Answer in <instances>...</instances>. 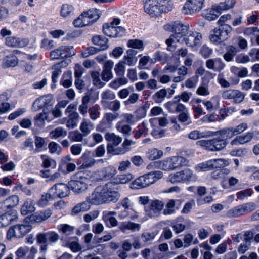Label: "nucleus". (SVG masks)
<instances>
[{
    "label": "nucleus",
    "mask_w": 259,
    "mask_h": 259,
    "mask_svg": "<svg viewBox=\"0 0 259 259\" xmlns=\"http://www.w3.org/2000/svg\"><path fill=\"white\" fill-rule=\"evenodd\" d=\"M108 182L96 187L88 199L92 205H100L111 202H116L120 197L119 193L115 192Z\"/></svg>",
    "instance_id": "nucleus-1"
},
{
    "label": "nucleus",
    "mask_w": 259,
    "mask_h": 259,
    "mask_svg": "<svg viewBox=\"0 0 259 259\" xmlns=\"http://www.w3.org/2000/svg\"><path fill=\"white\" fill-rule=\"evenodd\" d=\"M165 0H149L144 6L145 12L149 14L152 17L157 16L161 12H168L172 9L171 3H168L169 7L164 8L163 3Z\"/></svg>",
    "instance_id": "nucleus-2"
},
{
    "label": "nucleus",
    "mask_w": 259,
    "mask_h": 259,
    "mask_svg": "<svg viewBox=\"0 0 259 259\" xmlns=\"http://www.w3.org/2000/svg\"><path fill=\"white\" fill-rule=\"evenodd\" d=\"M87 181L88 179L85 176V173L79 171L72 176L69 185L74 193H82L88 188Z\"/></svg>",
    "instance_id": "nucleus-3"
},
{
    "label": "nucleus",
    "mask_w": 259,
    "mask_h": 259,
    "mask_svg": "<svg viewBox=\"0 0 259 259\" xmlns=\"http://www.w3.org/2000/svg\"><path fill=\"white\" fill-rule=\"evenodd\" d=\"M188 160L182 156H172L160 161L159 167L163 170L170 171L186 165Z\"/></svg>",
    "instance_id": "nucleus-4"
},
{
    "label": "nucleus",
    "mask_w": 259,
    "mask_h": 259,
    "mask_svg": "<svg viewBox=\"0 0 259 259\" xmlns=\"http://www.w3.org/2000/svg\"><path fill=\"white\" fill-rule=\"evenodd\" d=\"M196 144L210 151H219L226 147L227 142L225 139L218 137L210 140L198 141Z\"/></svg>",
    "instance_id": "nucleus-5"
},
{
    "label": "nucleus",
    "mask_w": 259,
    "mask_h": 259,
    "mask_svg": "<svg viewBox=\"0 0 259 259\" xmlns=\"http://www.w3.org/2000/svg\"><path fill=\"white\" fill-rule=\"evenodd\" d=\"M165 30L174 32L171 35L176 39H180L186 36L188 30V27L180 22H174L164 26Z\"/></svg>",
    "instance_id": "nucleus-6"
},
{
    "label": "nucleus",
    "mask_w": 259,
    "mask_h": 259,
    "mask_svg": "<svg viewBox=\"0 0 259 259\" xmlns=\"http://www.w3.org/2000/svg\"><path fill=\"white\" fill-rule=\"evenodd\" d=\"M31 229V226L26 224H17L11 227L7 231V238L8 240L13 237L22 238Z\"/></svg>",
    "instance_id": "nucleus-7"
},
{
    "label": "nucleus",
    "mask_w": 259,
    "mask_h": 259,
    "mask_svg": "<svg viewBox=\"0 0 259 259\" xmlns=\"http://www.w3.org/2000/svg\"><path fill=\"white\" fill-rule=\"evenodd\" d=\"M255 209V204L252 202L244 203L229 210L227 215L229 218L238 217L253 211Z\"/></svg>",
    "instance_id": "nucleus-8"
},
{
    "label": "nucleus",
    "mask_w": 259,
    "mask_h": 259,
    "mask_svg": "<svg viewBox=\"0 0 259 259\" xmlns=\"http://www.w3.org/2000/svg\"><path fill=\"white\" fill-rule=\"evenodd\" d=\"M53 98L52 96L46 95L37 98L33 102L31 109L34 112H37L41 109L51 111V102Z\"/></svg>",
    "instance_id": "nucleus-9"
},
{
    "label": "nucleus",
    "mask_w": 259,
    "mask_h": 259,
    "mask_svg": "<svg viewBox=\"0 0 259 259\" xmlns=\"http://www.w3.org/2000/svg\"><path fill=\"white\" fill-rule=\"evenodd\" d=\"M203 5L204 0H187L182 9V13L184 14H191L199 12Z\"/></svg>",
    "instance_id": "nucleus-10"
},
{
    "label": "nucleus",
    "mask_w": 259,
    "mask_h": 259,
    "mask_svg": "<svg viewBox=\"0 0 259 259\" xmlns=\"http://www.w3.org/2000/svg\"><path fill=\"white\" fill-rule=\"evenodd\" d=\"M149 172L140 176L135 180L130 185L132 189H139L149 186L154 183V180Z\"/></svg>",
    "instance_id": "nucleus-11"
},
{
    "label": "nucleus",
    "mask_w": 259,
    "mask_h": 259,
    "mask_svg": "<svg viewBox=\"0 0 259 259\" xmlns=\"http://www.w3.org/2000/svg\"><path fill=\"white\" fill-rule=\"evenodd\" d=\"M59 239V235L54 231H48L44 233H39L36 235L38 244L56 243Z\"/></svg>",
    "instance_id": "nucleus-12"
},
{
    "label": "nucleus",
    "mask_w": 259,
    "mask_h": 259,
    "mask_svg": "<svg viewBox=\"0 0 259 259\" xmlns=\"http://www.w3.org/2000/svg\"><path fill=\"white\" fill-rule=\"evenodd\" d=\"M182 40L185 41L186 45L190 47L194 48L200 45L201 43L202 35L196 31H190L187 33Z\"/></svg>",
    "instance_id": "nucleus-13"
},
{
    "label": "nucleus",
    "mask_w": 259,
    "mask_h": 259,
    "mask_svg": "<svg viewBox=\"0 0 259 259\" xmlns=\"http://www.w3.org/2000/svg\"><path fill=\"white\" fill-rule=\"evenodd\" d=\"M164 107L172 113H180L186 110V106L180 103V99L178 96H175L174 100L166 103Z\"/></svg>",
    "instance_id": "nucleus-14"
},
{
    "label": "nucleus",
    "mask_w": 259,
    "mask_h": 259,
    "mask_svg": "<svg viewBox=\"0 0 259 259\" xmlns=\"http://www.w3.org/2000/svg\"><path fill=\"white\" fill-rule=\"evenodd\" d=\"M105 138L108 142L107 152L112 153L115 155L114 150L116 148H114V147L117 146L121 142L122 138L113 133H107L105 136Z\"/></svg>",
    "instance_id": "nucleus-15"
},
{
    "label": "nucleus",
    "mask_w": 259,
    "mask_h": 259,
    "mask_svg": "<svg viewBox=\"0 0 259 259\" xmlns=\"http://www.w3.org/2000/svg\"><path fill=\"white\" fill-rule=\"evenodd\" d=\"M69 191V187L63 183L55 184L49 190L50 193L53 194V197L55 198L67 196Z\"/></svg>",
    "instance_id": "nucleus-16"
},
{
    "label": "nucleus",
    "mask_w": 259,
    "mask_h": 259,
    "mask_svg": "<svg viewBox=\"0 0 259 259\" xmlns=\"http://www.w3.org/2000/svg\"><path fill=\"white\" fill-rule=\"evenodd\" d=\"M133 179V176L131 174H127L125 175H118L116 178H114L112 181L109 182V183L111 185L112 188L117 193H119L120 189L119 184H126Z\"/></svg>",
    "instance_id": "nucleus-17"
},
{
    "label": "nucleus",
    "mask_w": 259,
    "mask_h": 259,
    "mask_svg": "<svg viewBox=\"0 0 259 259\" xmlns=\"http://www.w3.org/2000/svg\"><path fill=\"white\" fill-rule=\"evenodd\" d=\"M52 120L50 111H47V109L42 112L37 114L34 117V123L35 126L42 127L46 124V121L50 122Z\"/></svg>",
    "instance_id": "nucleus-18"
},
{
    "label": "nucleus",
    "mask_w": 259,
    "mask_h": 259,
    "mask_svg": "<svg viewBox=\"0 0 259 259\" xmlns=\"http://www.w3.org/2000/svg\"><path fill=\"white\" fill-rule=\"evenodd\" d=\"M164 203L158 200H154L151 202L149 205V210L146 211L147 214L150 218L157 217L162 210Z\"/></svg>",
    "instance_id": "nucleus-19"
},
{
    "label": "nucleus",
    "mask_w": 259,
    "mask_h": 259,
    "mask_svg": "<svg viewBox=\"0 0 259 259\" xmlns=\"http://www.w3.org/2000/svg\"><path fill=\"white\" fill-rule=\"evenodd\" d=\"M254 234L252 231H244V239L238 248V251L240 254H243L247 251L251 245Z\"/></svg>",
    "instance_id": "nucleus-20"
},
{
    "label": "nucleus",
    "mask_w": 259,
    "mask_h": 259,
    "mask_svg": "<svg viewBox=\"0 0 259 259\" xmlns=\"http://www.w3.org/2000/svg\"><path fill=\"white\" fill-rule=\"evenodd\" d=\"M18 218L17 212L11 210L0 215V228L8 226Z\"/></svg>",
    "instance_id": "nucleus-21"
},
{
    "label": "nucleus",
    "mask_w": 259,
    "mask_h": 259,
    "mask_svg": "<svg viewBox=\"0 0 259 259\" xmlns=\"http://www.w3.org/2000/svg\"><path fill=\"white\" fill-rule=\"evenodd\" d=\"M206 66L209 69L220 72L225 67V64L220 58L209 59L206 61Z\"/></svg>",
    "instance_id": "nucleus-22"
},
{
    "label": "nucleus",
    "mask_w": 259,
    "mask_h": 259,
    "mask_svg": "<svg viewBox=\"0 0 259 259\" xmlns=\"http://www.w3.org/2000/svg\"><path fill=\"white\" fill-rule=\"evenodd\" d=\"M28 43L27 39L15 36H8L5 38V44L10 47L22 48L26 46Z\"/></svg>",
    "instance_id": "nucleus-23"
},
{
    "label": "nucleus",
    "mask_w": 259,
    "mask_h": 259,
    "mask_svg": "<svg viewBox=\"0 0 259 259\" xmlns=\"http://www.w3.org/2000/svg\"><path fill=\"white\" fill-rule=\"evenodd\" d=\"M80 116L78 113H71L67 117L61 119V123H66V126L69 128H74L77 126Z\"/></svg>",
    "instance_id": "nucleus-24"
},
{
    "label": "nucleus",
    "mask_w": 259,
    "mask_h": 259,
    "mask_svg": "<svg viewBox=\"0 0 259 259\" xmlns=\"http://www.w3.org/2000/svg\"><path fill=\"white\" fill-rule=\"evenodd\" d=\"M215 136V133L209 130H193L188 134V138L190 139L196 140L201 138H208Z\"/></svg>",
    "instance_id": "nucleus-25"
},
{
    "label": "nucleus",
    "mask_w": 259,
    "mask_h": 259,
    "mask_svg": "<svg viewBox=\"0 0 259 259\" xmlns=\"http://www.w3.org/2000/svg\"><path fill=\"white\" fill-rule=\"evenodd\" d=\"M117 173L116 168L113 166L109 165L99 171L100 180L108 181L112 179Z\"/></svg>",
    "instance_id": "nucleus-26"
},
{
    "label": "nucleus",
    "mask_w": 259,
    "mask_h": 259,
    "mask_svg": "<svg viewBox=\"0 0 259 259\" xmlns=\"http://www.w3.org/2000/svg\"><path fill=\"white\" fill-rule=\"evenodd\" d=\"M118 209V218L120 220L130 219L132 220H135L138 218V213L134 209L120 208Z\"/></svg>",
    "instance_id": "nucleus-27"
},
{
    "label": "nucleus",
    "mask_w": 259,
    "mask_h": 259,
    "mask_svg": "<svg viewBox=\"0 0 259 259\" xmlns=\"http://www.w3.org/2000/svg\"><path fill=\"white\" fill-rule=\"evenodd\" d=\"M214 30L219 36L220 39L223 42L228 38L229 34L232 31V28L229 25H221L219 28H215Z\"/></svg>",
    "instance_id": "nucleus-28"
},
{
    "label": "nucleus",
    "mask_w": 259,
    "mask_h": 259,
    "mask_svg": "<svg viewBox=\"0 0 259 259\" xmlns=\"http://www.w3.org/2000/svg\"><path fill=\"white\" fill-rule=\"evenodd\" d=\"M91 205L92 204L88 200V197H87L85 201L77 204L72 208L71 214L75 215L80 212L87 211L90 209Z\"/></svg>",
    "instance_id": "nucleus-29"
},
{
    "label": "nucleus",
    "mask_w": 259,
    "mask_h": 259,
    "mask_svg": "<svg viewBox=\"0 0 259 259\" xmlns=\"http://www.w3.org/2000/svg\"><path fill=\"white\" fill-rule=\"evenodd\" d=\"M254 136V133L252 132H248L245 134L240 136H237L231 142L232 145H237L238 144H244L250 142Z\"/></svg>",
    "instance_id": "nucleus-30"
},
{
    "label": "nucleus",
    "mask_w": 259,
    "mask_h": 259,
    "mask_svg": "<svg viewBox=\"0 0 259 259\" xmlns=\"http://www.w3.org/2000/svg\"><path fill=\"white\" fill-rule=\"evenodd\" d=\"M113 64L111 61H107L104 63L102 72V78L104 81H108L113 77L112 69Z\"/></svg>",
    "instance_id": "nucleus-31"
},
{
    "label": "nucleus",
    "mask_w": 259,
    "mask_h": 259,
    "mask_svg": "<svg viewBox=\"0 0 259 259\" xmlns=\"http://www.w3.org/2000/svg\"><path fill=\"white\" fill-rule=\"evenodd\" d=\"M91 100L90 94H87L81 99V103L78 106V111L83 117H86L89 112L88 104Z\"/></svg>",
    "instance_id": "nucleus-32"
},
{
    "label": "nucleus",
    "mask_w": 259,
    "mask_h": 259,
    "mask_svg": "<svg viewBox=\"0 0 259 259\" xmlns=\"http://www.w3.org/2000/svg\"><path fill=\"white\" fill-rule=\"evenodd\" d=\"M94 128V124L91 122L90 119L85 118L82 119L79 130L85 136L90 134Z\"/></svg>",
    "instance_id": "nucleus-33"
},
{
    "label": "nucleus",
    "mask_w": 259,
    "mask_h": 259,
    "mask_svg": "<svg viewBox=\"0 0 259 259\" xmlns=\"http://www.w3.org/2000/svg\"><path fill=\"white\" fill-rule=\"evenodd\" d=\"M52 214V211L50 209H46L38 211L32 215V220L36 222L40 223L50 218Z\"/></svg>",
    "instance_id": "nucleus-34"
},
{
    "label": "nucleus",
    "mask_w": 259,
    "mask_h": 259,
    "mask_svg": "<svg viewBox=\"0 0 259 259\" xmlns=\"http://www.w3.org/2000/svg\"><path fill=\"white\" fill-rule=\"evenodd\" d=\"M239 51L237 47L229 45L226 47V52L223 55V58L227 62L232 61Z\"/></svg>",
    "instance_id": "nucleus-35"
},
{
    "label": "nucleus",
    "mask_w": 259,
    "mask_h": 259,
    "mask_svg": "<svg viewBox=\"0 0 259 259\" xmlns=\"http://www.w3.org/2000/svg\"><path fill=\"white\" fill-rule=\"evenodd\" d=\"M60 13L61 16L63 18H70L74 14V8L72 5L68 4H63Z\"/></svg>",
    "instance_id": "nucleus-36"
},
{
    "label": "nucleus",
    "mask_w": 259,
    "mask_h": 259,
    "mask_svg": "<svg viewBox=\"0 0 259 259\" xmlns=\"http://www.w3.org/2000/svg\"><path fill=\"white\" fill-rule=\"evenodd\" d=\"M35 210L33 201L28 199L26 200L21 208V213L23 215H26L34 212Z\"/></svg>",
    "instance_id": "nucleus-37"
},
{
    "label": "nucleus",
    "mask_w": 259,
    "mask_h": 259,
    "mask_svg": "<svg viewBox=\"0 0 259 259\" xmlns=\"http://www.w3.org/2000/svg\"><path fill=\"white\" fill-rule=\"evenodd\" d=\"M179 203V200L170 199L165 205V208L163 210L164 215H170L174 213L176 210L179 209L176 205Z\"/></svg>",
    "instance_id": "nucleus-38"
},
{
    "label": "nucleus",
    "mask_w": 259,
    "mask_h": 259,
    "mask_svg": "<svg viewBox=\"0 0 259 259\" xmlns=\"http://www.w3.org/2000/svg\"><path fill=\"white\" fill-rule=\"evenodd\" d=\"M92 42L100 46L102 50H105L108 48V39L103 35H95L92 37Z\"/></svg>",
    "instance_id": "nucleus-39"
},
{
    "label": "nucleus",
    "mask_w": 259,
    "mask_h": 259,
    "mask_svg": "<svg viewBox=\"0 0 259 259\" xmlns=\"http://www.w3.org/2000/svg\"><path fill=\"white\" fill-rule=\"evenodd\" d=\"M213 132L215 133V136L219 135L222 138L225 139L226 140V139H230L236 135L233 127L225 128Z\"/></svg>",
    "instance_id": "nucleus-40"
},
{
    "label": "nucleus",
    "mask_w": 259,
    "mask_h": 259,
    "mask_svg": "<svg viewBox=\"0 0 259 259\" xmlns=\"http://www.w3.org/2000/svg\"><path fill=\"white\" fill-rule=\"evenodd\" d=\"M18 62V59L16 56L8 55L3 59L2 65L5 68L15 67L17 65Z\"/></svg>",
    "instance_id": "nucleus-41"
},
{
    "label": "nucleus",
    "mask_w": 259,
    "mask_h": 259,
    "mask_svg": "<svg viewBox=\"0 0 259 259\" xmlns=\"http://www.w3.org/2000/svg\"><path fill=\"white\" fill-rule=\"evenodd\" d=\"M80 160L82 161V164L81 165V167L82 168L91 167L95 162V159L90 156V154L89 153H84L80 157Z\"/></svg>",
    "instance_id": "nucleus-42"
},
{
    "label": "nucleus",
    "mask_w": 259,
    "mask_h": 259,
    "mask_svg": "<svg viewBox=\"0 0 259 259\" xmlns=\"http://www.w3.org/2000/svg\"><path fill=\"white\" fill-rule=\"evenodd\" d=\"M217 11L214 6L211 9L204 10L203 13V15L206 19L209 21L214 20L220 15L219 11Z\"/></svg>",
    "instance_id": "nucleus-43"
},
{
    "label": "nucleus",
    "mask_w": 259,
    "mask_h": 259,
    "mask_svg": "<svg viewBox=\"0 0 259 259\" xmlns=\"http://www.w3.org/2000/svg\"><path fill=\"white\" fill-rule=\"evenodd\" d=\"M135 142L131 140L125 139L121 147L117 148L115 150V155H120L125 153L130 150L128 148L131 145L134 144Z\"/></svg>",
    "instance_id": "nucleus-44"
},
{
    "label": "nucleus",
    "mask_w": 259,
    "mask_h": 259,
    "mask_svg": "<svg viewBox=\"0 0 259 259\" xmlns=\"http://www.w3.org/2000/svg\"><path fill=\"white\" fill-rule=\"evenodd\" d=\"M236 3L235 0H228L225 2L220 3L219 5L214 6L217 11H219L220 15L222 11L227 10L233 8Z\"/></svg>",
    "instance_id": "nucleus-45"
},
{
    "label": "nucleus",
    "mask_w": 259,
    "mask_h": 259,
    "mask_svg": "<svg viewBox=\"0 0 259 259\" xmlns=\"http://www.w3.org/2000/svg\"><path fill=\"white\" fill-rule=\"evenodd\" d=\"M63 59L74 56L76 51L72 46H62L60 47Z\"/></svg>",
    "instance_id": "nucleus-46"
},
{
    "label": "nucleus",
    "mask_w": 259,
    "mask_h": 259,
    "mask_svg": "<svg viewBox=\"0 0 259 259\" xmlns=\"http://www.w3.org/2000/svg\"><path fill=\"white\" fill-rule=\"evenodd\" d=\"M19 198L18 196L12 195L4 201V204L7 208L10 209L16 206L19 204Z\"/></svg>",
    "instance_id": "nucleus-47"
},
{
    "label": "nucleus",
    "mask_w": 259,
    "mask_h": 259,
    "mask_svg": "<svg viewBox=\"0 0 259 259\" xmlns=\"http://www.w3.org/2000/svg\"><path fill=\"white\" fill-rule=\"evenodd\" d=\"M101 108L98 104H95L89 109V113L91 120H96L100 115Z\"/></svg>",
    "instance_id": "nucleus-48"
},
{
    "label": "nucleus",
    "mask_w": 259,
    "mask_h": 259,
    "mask_svg": "<svg viewBox=\"0 0 259 259\" xmlns=\"http://www.w3.org/2000/svg\"><path fill=\"white\" fill-rule=\"evenodd\" d=\"M67 134L66 130L64 128L58 127L50 133V136L52 139H57L58 138H64L67 135Z\"/></svg>",
    "instance_id": "nucleus-49"
},
{
    "label": "nucleus",
    "mask_w": 259,
    "mask_h": 259,
    "mask_svg": "<svg viewBox=\"0 0 259 259\" xmlns=\"http://www.w3.org/2000/svg\"><path fill=\"white\" fill-rule=\"evenodd\" d=\"M166 95L167 90L165 89H162L152 96V99L155 103H161L164 100Z\"/></svg>",
    "instance_id": "nucleus-50"
},
{
    "label": "nucleus",
    "mask_w": 259,
    "mask_h": 259,
    "mask_svg": "<svg viewBox=\"0 0 259 259\" xmlns=\"http://www.w3.org/2000/svg\"><path fill=\"white\" fill-rule=\"evenodd\" d=\"M178 115V120L183 123L185 125H188L192 123V121L188 112L187 108L186 107V110L184 111H181Z\"/></svg>",
    "instance_id": "nucleus-51"
},
{
    "label": "nucleus",
    "mask_w": 259,
    "mask_h": 259,
    "mask_svg": "<svg viewBox=\"0 0 259 259\" xmlns=\"http://www.w3.org/2000/svg\"><path fill=\"white\" fill-rule=\"evenodd\" d=\"M58 229L60 233L64 234L66 236L73 234L74 227L66 224H60L58 226Z\"/></svg>",
    "instance_id": "nucleus-52"
},
{
    "label": "nucleus",
    "mask_w": 259,
    "mask_h": 259,
    "mask_svg": "<svg viewBox=\"0 0 259 259\" xmlns=\"http://www.w3.org/2000/svg\"><path fill=\"white\" fill-rule=\"evenodd\" d=\"M101 104L103 105H105L108 102H107V100H113L115 98V95L111 90H107L104 91L101 95Z\"/></svg>",
    "instance_id": "nucleus-53"
},
{
    "label": "nucleus",
    "mask_w": 259,
    "mask_h": 259,
    "mask_svg": "<svg viewBox=\"0 0 259 259\" xmlns=\"http://www.w3.org/2000/svg\"><path fill=\"white\" fill-rule=\"evenodd\" d=\"M163 155V152L157 149H152L149 150L147 153V156L151 160H154L160 158Z\"/></svg>",
    "instance_id": "nucleus-54"
},
{
    "label": "nucleus",
    "mask_w": 259,
    "mask_h": 259,
    "mask_svg": "<svg viewBox=\"0 0 259 259\" xmlns=\"http://www.w3.org/2000/svg\"><path fill=\"white\" fill-rule=\"evenodd\" d=\"M84 137H86L81 132L75 130L69 133V139L74 142H81Z\"/></svg>",
    "instance_id": "nucleus-55"
},
{
    "label": "nucleus",
    "mask_w": 259,
    "mask_h": 259,
    "mask_svg": "<svg viewBox=\"0 0 259 259\" xmlns=\"http://www.w3.org/2000/svg\"><path fill=\"white\" fill-rule=\"evenodd\" d=\"M211 162L212 169L221 168L229 165L228 161L222 158L211 159Z\"/></svg>",
    "instance_id": "nucleus-56"
},
{
    "label": "nucleus",
    "mask_w": 259,
    "mask_h": 259,
    "mask_svg": "<svg viewBox=\"0 0 259 259\" xmlns=\"http://www.w3.org/2000/svg\"><path fill=\"white\" fill-rule=\"evenodd\" d=\"M34 143L36 148L34 150V152L36 153L41 151L42 148L47 146V142L44 138L39 136L35 137Z\"/></svg>",
    "instance_id": "nucleus-57"
},
{
    "label": "nucleus",
    "mask_w": 259,
    "mask_h": 259,
    "mask_svg": "<svg viewBox=\"0 0 259 259\" xmlns=\"http://www.w3.org/2000/svg\"><path fill=\"white\" fill-rule=\"evenodd\" d=\"M60 83L65 88H68L72 84V74L70 72L64 73Z\"/></svg>",
    "instance_id": "nucleus-58"
},
{
    "label": "nucleus",
    "mask_w": 259,
    "mask_h": 259,
    "mask_svg": "<svg viewBox=\"0 0 259 259\" xmlns=\"http://www.w3.org/2000/svg\"><path fill=\"white\" fill-rule=\"evenodd\" d=\"M181 41L180 39H178L174 36L170 35L169 38L167 39L165 41L167 45V50L169 51H174L177 47V43Z\"/></svg>",
    "instance_id": "nucleus-59"
},
{
    "label": "nucleus",
    "mask_w": 259,
    "mask_h": 259,
    "mask_svg": "<svg viewBox=\"0 0 259 259\" xmlns=\"http://www.w3.org/2000/svg\"><path fill=\"white\" fill-rule=\"evenodd\" d=\"M180 173L182 183L191 181L193 175V171L189 168H186L180 171Z\"/></svg>",
    "instance_id": "nucleus-60"
},
{
    "label": "nucleus",
    "mask_w": 259,
    "mask_h": 259,
    "mask_svg": "<svg viewBox=\"0 0 259 259\" xmlns=\"http://www.w3.org/2000/svg\"><path fill=\"white\" fill-rule=\"evenodd\" d=\"M103 32L108 36L115 37L116 33L115 32V26L104 24L103 25Z\"/></svg>",
    "instance_id": "nucleus-61"
},
{
    "label": "nucleus",
    "mask_w": 259,
    "mask_h": 259,
    "mask_svg": "<svg viewBox=\"0 0 259 259\" xmlns=\"http://www.w3.org/2000/svg\"><path fill=\"white\" fill-rule=\"evenodd\" d=\"M154 59L155 61H160L162 63H165L168 61L169 57L165 52L157 51L154 55Z\"/></svg>",
    "instance_id": "nucleus-62"
},
{
    "label": "nucleus",
    "mask_w": 259,
    "mask_h": 259,
    "mask_svg": "<svg viewBox=\"0 0 259 259\" xmlns=\"http://www.w3.org/2000/svg\"><path fill=\"white\" fill-rule=\"evenodd\" d=\"M116 129L123 133L125 136L129 135L131 127L129 125L123 124V121H119L116 124Z\"/></svg>",
    "instance_id": "nucleus-63"
},
{
    "label": "nucleus",
    "mask_w": 259,
    "mask_h": 259,
    "mask_svg": "<svg viewBox=\"0 0 259 259\" xmlns=\"http://www.w3.org/2000/svg\"><path fill=\"white\" fill-rule=\"evenodd\" d=\"M127 46L129 48L139 49L141 50H143L144 48L143 41L137 39L129 40L127 41Z\"/></svg>",
    "instance_id": "nucleus-64"
}]
</instances>
